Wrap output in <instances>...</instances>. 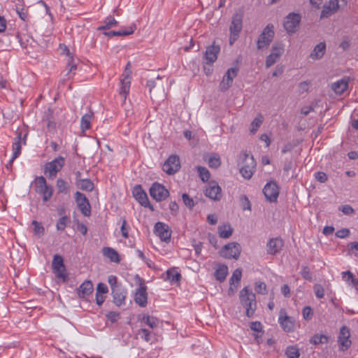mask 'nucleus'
<instances>
[{"mask_svg": "<svg viewBox=\"0 0 358 358\" xmlns=\"http://www.w3.org/2000/svg\"><path fill=\"white\" fill-rule=\"evenodd\" d=\"M241 304L245 309V315L248 317H253L257 308L255 294L248 287H243L239 293Z\"/></svg>", "mask_w": 358, "mask_h": 358, "instance_id": "1", "label": "nucleus"}, {"mask_svg": "<svg viewBox=\"0 0 358 358\" xmlns=\"http://www.w3.org/2000/svg\"><path fill=\"white\" fill-rule=\"evenodd\" d=\"M240 173L245 179H250L255 171L256 162L252 155H249L247 152L240 154Z\"/></svg>", "mask_w": 358, "mask_h": 358, "instance_id": "2", "label": "nucleus"}, {"mask_svg": "<svg viewBox=\"0 0 358 358\" xmlns=\"http://www.w3.org/2000/svg\"><path fill=\"white\" fill-rule=\"evenodd\" d=\"M65 159L62 156H59L51 162H47L44 166V173L49 179H54L57 177L64 166Z\"/></svg>", "mask_w": 358, "mask_h": 358, "instance_id": "3", "label": "nucleus"}, {"mask_svg": "<svg viewBox=\"0 0 358 358\" xmlns=\"http://www.w3.org/2000/svg\"><path fill=\"white\" fill-rule=\"evenodd\" d=\"M274 35L273 25L272 24H268L258 37L257 41V49L263 50L267 48L273 40Z\"/></svg>", "mask_w": 358, "mask_h": 358, "instance_id": "4", "label": "nucleus"}, {"mask_svg": "<svg viewBox=\"0 0 358 358\" xmlns=\"http://www.w3.org/2000/svg\"><path fill=\"white\" fill-rule=\"evenodd\" d=\"M243 18V15L241 13H236L232 17L231 25L229 27V31H230L229 43H230V45L234 44V43L237 40V38L239 36V34L242 30Z\"/></svg>", "mask_w": 358, "mask_h": 358, "instance_id": "5", "label": "nucleus"}, {"mask_svg": "<svg viewBox=\"0 0 358 358\" xmlns=\"http://www.w3.org/2000/svg\"><path fill=\"white\" fill-rule=\"evenodd\" d=\"M35 180L36 192L42 196L44 202L49 201L53 194L52 187L47 184L43 176L36 177Z\"/></svg>", "mask_w": 358, "mask_h": 358, "instance_id": "6", "label": "nucleus"}, {"mask_svg": "<svg viewBox=\"0 0 358 358\" xmlns=\"http://www.w3.org/2000/svg\"><path fill=\"white\" fill-rule=\"evenodd\" d=\"M241 252V247L239 243L236 242H231L226 244L220 251V256L229 259H238Z\"/></svg>", "mask_w": 358, "mask_h": 358, "instance_id": "7", "label": "nucleus"}, {"mask_svg": "<svg viewBox=\"0 0 358 358\" xmlns=\"http://www.w3.org/2000/svg\"><path fill=\"white\" fill-rule=\"evenodd\" d=\"M284 45L281 42H275L271 48V52L266 59V67L269 68L280 59L284 52Z\"/></svg>", "mask_w": 358, "mask_h": 358, "instance_id": "8", "label": "nucleus"}, {"mask_svg": "<svg viewBox=\"0 0 358 358\" xmlns=\"http://www.w3.org/2000/svg\"><path fill=\"white\" fill-rule=\"evenodd\" d=\"M151 197L156 201H164L169 196V192L165 187L157 182H154L149 189Z\"/></svg>", "mask_w": 358, "mask_h": 358, "instance_id": "9", "label": "nucleus"}, {"mask_svg": "<svg viewBox=\"0 0 358 358\" xmlns=\"http://www.w3.org/2000/svg\"><path fill=\"white\" fill-rule=\"evenodd\" d=\"M300 22V15L295 13H291L285 17L283 26L289 34H292L296 31Z\"/></svg>", "mask_w": 358, "mask_h": 358, "instance_id": "10", "label": "nucleus"}, {"mask_svg": "<svg viewBox=\"0 0 358 358\" xmlns=\"http://www.w3.org/2000/svg\"><path fill=\"white\" fill-rule=\"evenodd\" d=\"M132 194L135 199L145 208L154 210L153 206L150 204L146 192L143 189L141 185H136L132 189Z\"/></svg>", "mask_w": 358, "mask_h": 358, "instance_id": "11", "label": "nucleus"}, {"mask_svg": "<svg viewBox=\"0 0 358 358\" xmlns=\"http://www.w3.org/2000/svg\"><path fill=\"white\" fill-rule=\"evenodd\" d=\"M278 322L285 331L292 332L294 331L295 320L294 317L288 316L284 308L280 309L279 312Z\"/></svg>", "mask_w": 358, "mask_h": 358, "instance_id": "12", "label": "nucleus"}, {"mask_svg": "<svg viewBox=\"0 0 358 358\" xmlns=\"http://www.w3.org/2000/svg\"><path fill=\"white\" fill-rule=\"evenodd\" d=\"M52 266L57 278L67 280V275L65 273L66 268L64 264V259L59 255H55L52 259Z\"/></svg>", "mask_w": 358, "mask_h": 358, "instance_id": "13", "label": "nucleus"}, {"mask_svg": "<svg viewBox=\"0 0 358 358\" xmlns=\"http://www.w3.org/2000/svg\"><path fill=\"white\" fill-rule=\"evenodd\" d=\"M163 171L169 175H173L180 169V158L176 155H171L163 165Z\"/></svg>", "mask_w": 358, "mask_h": 358, "instance_id": "14", "label": "nucleus"}, {"mask_svg": "<svg viewBox=\"0 0 358 358\" xmlns=\"http://www.w3.org/2000/svg\"><path fill=\"white\" fill-rule=\"evenodd\" d=\"M263 193L267 201L275 202L279 195V187L276 182L271 180L266 184Z\"/></svg>", "mask_w": 358, "mask_h": 358, "instance_id": "15", "label": "nucleus"}, {"mask_svg": "<svg viewBox=\"0 0 358 358\" xmlns=\"http://www.w3.org/2000/svg\"><path fill=\"white\" fill-rule=\"evenodd\" d=\"M75 199L82 214L86 217H89L91 215V206L86 196L80 192H76Z\"/></svg>", "mask_w": 358, "mask_h": 358, "instance_id": "16", "label": "nucleus"}, {"mask_svg": "<svg viewBox=\"0 0 358 358\" xmlns=\"http://www.w3.org/2000/svg\"><path fill=\"white\" fill-rule=\"evenodd\" d=\"M350 338V330L347 326H343L340 329L338 343L340 345V349L343 351L347 350L350 348L352 342Z\"/></svg>", "mask_w": 358, "mask_h": 358, "instance_id": "17", "label": "nucleus"}, {"mask_svg": "<svg viewBox=\"0 0 358 358\" xmlns=\"http://www.w3.org/2000/svg\"><path fill=\"white\" fill-rule=\"evenodd\" d=\"M238 71V69L237 67H231L227 71L220 83V91L225 92L231 86L234 78L237 76Z\"/></svg>", "mask_w": 358, "mask_h": 358, "instance_id": "18", "label": "nucleus"}, {"mask_svg": "<svg viewBox=\"0 0 358 358\" xmlns=\"http://www.w3.org/2000/svg\"><path fill=\"white\" fill-rule=\"evenodd\" d=\"M134 301L142 308L145 307L148 304L147 287L141 279H140V287L135 292Z\"/></svg>", "mask_w": 358, "mask_h": 358, "instance_id": "19", "label": "nucleus"}, {"mask_svg": "<svg viewBox=\"0 0 358 358\" xmlns=\"http://www.w3.org/2000/svg\"><path fill=\"white\" fill-rule=\"evenodd\" d=\"M155 234L161 241L169 243L171 241V231L169 227L163 222H157L155 224Z\"/></svg>", "mask_w": 358, "mask_h": 358, "instance_id": "20", "label": "nucleus"}, {"mask_svg": "<svg viewBox=\"0 0 358 358\" xmlns=\"http://www.w3.org/2000/svg\"><path fill=\"white\" fill-rule=\"evenodd\" d=\"M127 294V289L122 285H120L117 288H113L111 290V294L113 299V303L117 306H121L122 305L125 304Z\"/></svg>", "mask_w": 358, "mask_h": 358, "instance_id": "21", "label": "nucleus"}, {"mask_svg": "<svg viewBox=\"0 0 358 358\" xmlns=\"http://www.w3.org/2000/svg\"><path fill=\"white\" fill-rule=\"evenodd\" d=\"M284 243L282 238H271L268 242L267 243L266 247H267V253L269 255H276L277 253H279L282 247H283Z\"/></svg>", "mask_w": 358, "mask_h": 358, "instance_id": "22", "label": "nucleus"}, {"mask_svg": "<svg viewBox=\"0 0 358 358\" xmlns=\"http://www.w3.org/2000/svg\"><path fill=\"white\" fill-rule=\"evenodd\" d=\"M94 290L93 284L91 280L84 281L77 289V294L79 298L87 299Z\"/></svg>", "mask_w": 358, "mask_h": 358, "instance_id": "23", "label": "nucleus"}, {"mask_svg": "<svg viewBox=\"0 0 358 358\" xmlns=\"http://www.w3.org/2000/svg\"><path fill=\"white\" fill-rule=\"evenodd\" d=\"M220 48L219 45H215L214 43L208 46L204 53V57L207 64L213 63L217 59L218 53L220 52Z\"/></svg>", "mask_w": 358, "mask_h": 358, "instance_id": "24", "label": "nucleus"}, {"mask_svg": "<svg viewBox=\"0 0 358 358\" xmlns=\"http://www.w3.org/2000/svg\"><path fill=\"white\" fill-rule=\"evenodd\" d=\"M131 85V80L129 75L123 74L120 78V95L122 96L124 99V101L126 100L127 95L129 93Z\"/></svg>", "mask_w": 358, "mask_h": 358, "instance_id": "25", "label": "nucleus"}, {"mask_svg": "<svg viewBox=\"0 0 358 358\" xmlns=\"http://www.w3.org/2000/svg\"><path fill=\"white\" fill-rule=\"evenodd\" d=\"M350 81L349 77H344L341 80L332 83L331 90L335 92L337 94H342L348 87Z\"/></svg>", "mask_w": 358, "mask_h": 358, "instance_id": "26", "label": "nucleus"}, {"mask_svg": "<svg viewBox=\"0 0 358 358\" xmlns=\"http://www.w3.org/2000/svg\"><path fill=\"white\" fill-rule=\"evenodd\" d=\"M204 194L207 197L215 201L220 200L222 196L221 188L217 184L210 185L208 187H207L205 189Z\"/></svg>", "mask_w": 358, "mask_h": 358, "instance_id": "27", "label": "nucleus"}, {"mask_svg": "<svg viewBox=\"0 0 358 358\" xmlns=\"http://www.w3.org/2000/svg\"><path fill=\"white\" fill-rule=\"evenodd\" d=\"M21 141H22V133L18 132L17 136L15 138L14 142L13 143V157L9 161V164H12L13 162L18 157L21 153Z\"/></svg>", "mask_w": 358, "mask_h": 358, "instance_id": "28", "label": "nucleus"}, {"mask_svg": "<svg viewBox=\"0 0 358 358\" xmlns=\"http://www.w3.org/2000/svg\"><path fill=\"white\" fill-rule=\"evenodd\" d=\"M136 29V26L135 24H131L129 27L119 30V31H110L107 32H104V35L108 36V37H113V36H129L130 34H132L135 29Z\"/></svg>", "mask_w": 358, "mask_h": 358, "instance_id": "29", "label": "nucleus"}, {"mask_svg": "<svg viewBox=\"0 0 358 358\" xmlns=\"http://www.w3.org/2000/svg\"><path fill=\"white\" fill-rule=\"evenodd\" d=\"M326 51V44L324 42H320L317 44L310 53V57L313 59H321Z\"/></svg>", "mask_w": 358, "mask_h": 358, "instance_id": "30", "label": "nucleus"}, {"mask_svg": "<svg viewBox=\"0 0 358 358\" xmlns=\"http://www.w3.org/2000/svg\"><path fill=\"white\" fill-rule=\"evenodd\" d=\"M103 255L108 258L111 262L120 263L121 259L118 252L112 248L105 247L103 248Z\"/></svg>", "mask_w": 358, "mask_h": 358, "instance_id": "31", "label": "nucleus"}, {"mask_svg": "<svg viewBox=\"0 0 358 358\" xmlns=\"http://www.w3.org/2000/svg\"><path fill=\"white\" fill-rule=\"evenodd\" d=\"M343 279L349 285L352 286L358 292V279L350 271H343L341 273Z\"/></svg>", "mask_w": 358, "mask_h": 358, "instance_id": "32", "label": "nucleus"}, {"mask_svg": "<svg viewBox=\"0 0 358 358\" xmlns=\"http://www.w3.org/2000/svg\"><path fill=\"white\" fill-rule=\"evenodd\" d=\"M76 185L78 189L83 191L92 192L94 189V183L90 179H78Z\"/></svg>", "mask_w": 358, "mask_h": 358, "instance_id": "33", "label": "nucleus"}, {"mask_svg": "<svg viewBox=\"0 0 358 358\" xmlns=\"http://www.w3.org/2000/svg\"><path fill=\"white\" fill-rule=\"evenodd\" d=\"M233 231L234 229L229 224L218 226L217 227L219 236L222 238H229L232 235Z\"/></svg>", "mask_w": 358, "mask_h": 358, "instance_id": "34", "label": "nucleus"}, {"mask_svg": "<svg viewBox=\"0 0 358 358\" xmlns=\"http://www.w3.org/2000/svg\"><path fill=\"white\" fill-rule=\"evenodd\" d=\"M228 274V267L225 264L219 265L218 268L215 271V277L217 280L223 282Z\"/></svg>", "mask_w": 358, "mask_h": 358, "instance_id": "35", "label": "nucleus"}, {"mask_svg": "<svg viewBox=\"0 0 358 358\" xmlns=\"http://www.w3.org/2000/svg\"><path fill=\"white\" fill-rule=\"evenodd\" d=\"M166 280L170 281L171 284L178 283L180 280L181 274L175 270V268H170L166 272Z\"/></svg>", "mask_w": 358, "mask_h": 358, "instance_id": "36", "label": "nucleus"}, {"mask_svg": "<svg viewBox=\"0 0 358 358\" xmlns=\"http://www.w3.org/2000/svg\"><path fill=\"white\" fill-rule=\"evenodd\" d=\"M93 117V113H89L83 115L80 120V127L83 131L87 130L90 128L91 120Z\"/></svg>", "mask_w": 358, "mask_h": 358, "instance_id": "37", "label": "nucleus"}, {"mask_svg": "<svg viewBox=\"0 0 358 358\" xmlns=\"http://www.w3.org/2000/svg\"><path fill=\"white\" fill-rule=\"evenodd\" d=\"M142 322L149 326L151 329L157 328L159 324V320L154 316L143 315Z\"/></svg>", "mask_w": 358, "mask_h": 358, "instance_id": "38", "label": "nucleus"}, {"mask_svg": "<svg viewBox=\"0 0 358 358\" xmlns=\"http://www.w3.org/2000/svg\"><path fill=\"white\" fill-rule=\"evenodd\" d=\"M118 24V22L112 16H108L106 18L103 22V25L100 26L99 30L109 29L111 27H116Z\"/></svg>", "mask_w": 358, "mask_h": 358, "instance_id": "39", "label": "nucleus"}, {"mask_svg": "<svg viewBox=\"0 0 358 358\" xmlns=\"http://www.w3.org/2000/svg\"><path fill=\"white\" fill-rule=\"evenodd\" d=\"M56 186L58 193L67 194L69 192L70 186L62 178L57 179Z\"/></svg>", "mask_w": 358, "mask_h": 358, "instance_id": "40", "label": "nucleus"}, {"mask_svg": "<svg viewBox=\"0 0 358 358\" xmlns=\"http://www.w3.org/2000/svg\"><path fill=\"white\" fill-rule=\"evenodd\" d=\"M309 341L313 345L327 343L328 342V337L324 334H315L310 338Z\"/></svg>", "mask_w": 358, "mask_h": 358, "instance_id": "41", "label": "nucleus"}, {"mask_svg": "<svg viewBox=\"0 0 358 358\" xmlns=\"http://www.w3.org/2000/svg\"><path fill=\"white\" fill-rule=\"evenodd\" d=\"M196 169L198 171L199 178L203 182H207L210 179V173L206 167L197 166Z\"/></svg>", "mask_w": 358, "mask_h": 358, "instance_id": "42", "label": "nucleus"}, {"mask_svg": "<svg viewBox=\"0 0 358 358\" xmlns=\"http://www.w3.org/2000/svg\"><path fill=\"white\" fill-rule=\"evenodd\" d=\"M285 355L287 358H299L300 356L299 350L296 346L290 345L285 350Z\"/></svg>", "mask_w": 358, "mask_h": 358, "instance_id": "43", "label": "nucleus"}, {"mask_svg": "<svg viewBox=\"0 0 358 358\" xmlns=\"http://www.w3.org/2000/svg\"><path fill=\"white\" fill-rule=\"evenodd\" d=\"M208 164L210 168H218L221 165L220 157L216 154L211 155L208 160Z\"/></svg>", "mask_w": 358, "mask_h": 358, "instance_id": "44", "label": "nucleus"}, {"mask_svg": "<svg viewBox=\"0 0 358 358\" xmlns=\"http://www.w3.org/2000/svg\"><path fill=\"white\" fill-rule=\"evenodd\" d=\"M242 276V270L241 268H236L232 273V275L231 276L229 279V284L230 285H235V282L238 285V283L241 281Z\"/></svg>", "mask_w": 358, "mask_h": 358, "instance_id": "45", "label": "nucleus"}, {"mask_svg": "<svg viewBox=\"0 0 358 358\" xmlns=\"http://www.w3.org/2000/svg\"><path fill=\"white\" fill-rule=\"evenodd\" d=\"M262 122H263V117L262 116V115L259 114L252 122L251 125H250V127H251L250 131L252 133L255 134L257 131L258 128L261 126Z\"/></svg>", "mask_w": 358, "mask_h": 358, "instance_id": "46", "label": "nucleus"}, {"mask_svg": "<svg viewBox=\"0 0 358 358\" xmlns=\"http://www.w3.org/2000/svg\"><path fill=\"white\" fill-rule=\"evenodd\" d=\"M70 222V218L68 216L60 217L56 224V228L59 231H64L68 223Z\"/></svg>", "mask_w": 358, "mask_h": 358, "instance_id": "47", "label": "nucleus"}, {"mask_svg": "<svg viewBox=\"0 0 358 358\" xmlns=\"http://www.w3.org/2000/svg\"><path fill=\"white\" fill-rule=\"evenodd\" d=\"M31 224L34 226V233L36 236H41L44 234L45 229L41 222L33 220Z\"/></svg>", "mask_w": 358, "mask_h": 358, "instance_id": "48", "label": "nucleus"}, {"mask_svg": "<svg viewBox=\"0 0 358 358\" xmlns=\"http://www.w3.org/2000/svg\"><path fill=\"white\" fill-rule=\"evenodd\" d=\"M138 334L140 335L141 338L146 342H150L152 339V332L145 328H141L139 329Z\"/></svg>", "mask_w": 358, "mask_h": 358, "instance_id": "49", "label": "nucleus"}, {"mask_svg": "<svg viewBox=\"0 0 358 358\" xmlns=\"http://www.w3.org/2000/svg\"><path fill=\"white\" fill-rule=\"evenodd\" d=\"M255 290L257 294H266L267 293L266 285L264 282H256L255 283Z\"/></svg>", "mask_w": 358, "mask_h": 358, "instance_id": "50", "label": "nucleus"}, {"mask_svg": "<svg viewBox=\"0 0 358 358\" xmlns=\"http://www.w3.org/2000/svg\"><path fill=\"white\" fill-rule=\"evenodd\" d=\"M301 276L306 280L311 282L313 280L312 273L308 266H304L301 271Z\"/></svg>", "mask_w": 358, "mask_h": 358, "instance_id": "51", "label": "nucleus"}, {"mask_svg": "<svg viewBox=\"0 0 358 358\" xmlns=\"http://www.w3.org/2000/svg\"><path fill=\"white\" fill-rule=\"evenodd\" d=\"M182 199L184 204L190 210L194 206V202L193 199L186 193L182 194Z\"/></svg>", "mask_w": 358, "mask_h": 358, "instance_id": "52", "label": "nucleus"}, {"mask_svg": "<svg viewBox=\"0 0 358 358\" xmlns=\"http://www.w3.org/2000/svg\"><path fill=\"white\" fill-rule=\"evenodd\" d=\"M303 317L305 320L309 321L313 315V309L310 306H305L302 310Z\"/></svg>", "mask_w": 358, "mask_h": 358, "instance_id": "53", "label": "nucleus"}, {"mask_svg": "<svg viewBox=\"0 0 358 358\" xmlns=\"http://www.w3.org/2000/svg\"><path fill=\"white\" fill-rule=\"evenodd\" d=\"M108 282L109 283V285L110 286L111 290L113 289V288H117V287H120V285H122L121 283L117 282V277L113 275H110L108 276Z\"/></svg>", "mask_w": 358, "mask_h": 358, "instance_id": "54", "label": "nucleus"}, {"mask_svg": "<svg viewBox=\"0 0 358 358\" xmlns=\"http://www.w3.org/2000/svg\"><path fill=\"white\" fill-rule=\"evenodd\" d=\"M314 292L315 296L318 299H322L324 296V289L321 285L316 284L314 285Z\"/></svg>", "mask_w": 358, "mask_h": 358, "instance_id": "55", "label": "nucleus"}, {"mask_svg": "<svg viewBox=\"0 0 358 358\" xmlns=\"http://www.w3.org/2000/svg\"><path fill=\"white\" fill-rule=\"evenodd\" d=\"M106 317L112 323H115L120 318V313L115 311H110L106 315Z\"/></svg>", "mask_w": 358, "mask_h": 358, "instance_id": "56", "label": "nucleus"}, {"mask_svg": "<svg viewBox=\"0 0 358 358\" xmlns=\"http://www.w3.org/2000/svg\"><path fill=\"white\" fill-rule=\"evenodd\" d=\"M250 327L254 331H256L258 333H262L263 327L260 322L255 321V322H250Z\"/></svg>", "mask_w": 358, "mask_h": 358, "instance_id": "57", "label": "nucleus"}, {"mask_svg": "<svg viewBox=\"0 0 358 358\" xmlns=\"http://www.w3.org/2000/svg\"><path fill=\"white\" fill-rule=\"evenodd\" d=\"M350 234V229L347 228H343L341 229L338 230L336 232V236L340 238H345L346 237H348Z\"/></svg>", "mask_w": 358, "mask_h": 358, "instance_id": "58", "label": "nucleus"}, {"mask_svg": "<svg viewBox=\"0 0 358 358\" xmlns=\"http://www.w3.org/2000/svg\"><path fill=\"white\" fill-rule=\"evenodd\" d=\"M241 201L242 202V208L243 210H251L250 202L245 195L241 196Z\"/></svg>", "mask_w": 358, "mask_h": 358, "instance_id": "59", "label": "nucleus"}, {"mask_svg": "<svg viewBox=\"0 0 358 358\" xmlns=\"http://www.w3.org/2000/svg\"><path fill=\"white\" fill-rule=\"evenodd\" d=\"M108 292V287L103 282H99L96 287V294H106Z\"/></svg>", "mask_w": 358, "mask_h": 358, "instance_id": "60", "label": "nucleus"}, {"mask_svg": "<svg viewBox=\"0 0 358 358\" xmlns=\"http://www.w3.org/2000/svg\"><path fill=\"white\" fill-rule=\"evenodd\" d=\"M339 210H341L345 215H351L355 213V210L350 205H344L339 207Z\"/></svg>", "mask_w": 358, "mask_h": 358, "instance_id": "61", "label": "nucleus"}, {"mask_svg": "<svg viewBox=\"0 0 358 358\" xmlns=\"http://www.w3.org/2000/svg\"><path fill=\"white\" fill-rule=\"evenodd\" d=\"M315 179L320 182H325L328 179L327 175L321 171L315 173Z\"/></svg>", "mask_w": 358, "mask_h": 358, "instance_id": "62", "label": "nucleus"}, {"mask_svg": "<svg viewBox=\"0 0 358 358\" xmlns=\"http://www.w3.org/2000/svg\"><path fill=\"white\" fill-rule=\"evenodd\" d=\"M66 69H68V72L66 73V76H69L71 73H75V71L77 69V66L76 64L73 63V59H71L68 62Z\"/></svg>", "mask_w": 358, "mask_h": 358, "instance_id": "63", "label": "nucleus"}, {"mask_svg": "<svg viewBox=\"0 0 358 358\" xmlns=\"http://www.w3.org/2000/svg\"><path fill=\"white\" fill-rule=\"evenodd\" d=\"M169 210H171V214L173 215H176L178 214V210H179V206L176 201H171L169 203Z\"/></svg>", "mask_w": 358, "mask_h": 358, "instance_id": "64", "label": "nucleus"}]
</instances>
